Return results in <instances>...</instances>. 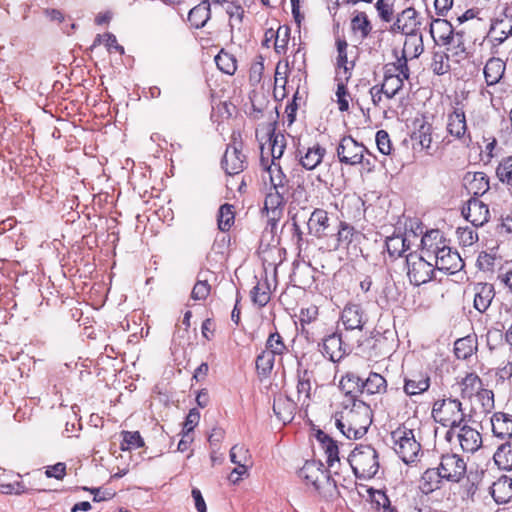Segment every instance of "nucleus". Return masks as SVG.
Listing matches in <instances>:
<instances>
[{
    "mask_svg": "<svg viewBox=\"0 0 512 512\" xmlns=\"http://www.w3.org/2000/svg\"><path fill=\"white\" fill-rule=\"evenodd\" d=\"M343 404L336 418V427L348 439H360L372 424L373 413L368 404L361 399H351Z\"/></svg>",
    "mask_w": 512,
    "mask_h": 512,
    "instance_id": "7ed1b4c3",
    "label": "nucleus"
},
{
    "mask_svg": "<svg viewBox=\"0 0 512 512\" xmlns=\"http://www.w3.org/2000/svg\"><path fill=\"white\" fill-rule=\"evenodd\" d=\"M495 464L499 469L509 471L512 469V443L501 444L493 456Z\"/></svg>",
    "mask_w": 512,
    "mask_h": 512,
    "instance_id": "603ef678",
    "label": "nucleus"
},
{
    "mask_svg": "<svg viewBox=\"0 0 512 512\" xmlns=\"http://www.w3.org/2000/svg\"><path fill=\"white\" fill-rule=\"evenodd\" d=\"M463 186L468 194L478 198L489 190V178L484 172H467L463 178Z\"/></svg>",
    "mask_w": 512,
    "mask_h": 512,
    "instance_id": "bb28decb",
    "label": "nucleus"
},
{
    "mask_svg": "<svg viewBox=\"0 0 512 512\" xmlns=\"http://www.w3.org/2000/svg\"><path fill=\"white\" fill-rule=\"evenodd\" d=\"M437 467L445 481L451 483H459L467 472L465 460L459 454L452 452L442 454Z\"/></svg>",
    "mask_w": 512,
    "mask_h": 512,
    "instance_id": "1a4fd4ad",
    "label": "nucleus"
},
{
    "mask_svg": "<svg viewBox=\"0 0 512 512\" xmlns=\"http://www.w3.org/2000/svg\"><path fill=\"white\" fill-rule=\"evenodd\" d=\"M431 67L433 72L437 75H444L448 73L450 70L448 55L435 53Z\"/></svg>",
    "mask_w": 512,
    "mask_h": 512,
    "instance_id": "774afa93",
    "label": "nucleus"
},
{
    "mask_svg": "<svg viewBox=\"0 0 512 512\" xmlns=\"http://www.w3.org/2000/svg\"><path fill=\"white\" fill-rule=\"evenodd\" d=\"M322 353L330 361L339 362L346 354L341 334L334 332L326 336L322 343Z\"/></svg>",
    "mask_w": 512,
    "mask_h": 512,
    "instance_id": "c756f323",
    "label": "nucleus"
},
{
    "mask_svg": "<svg viewBox=\"0 0 512 512\" xmlns=\"http://www.w3.org/2000/svg\"><path fill=\"white\" fill-rule=\"evenodd\" d=\"M326 155V149L319 143H315L309 147L298 148L297 156L299 164L306 170H314L323 161Z\"/></svg>",
    "mask_w": 512,
    "mask_h": 512,
    "instance_id": "b1692460",
    "label": "nucleus"
},
{
    "mask_svg": "<svg viewBox=\"0 0 512 512\" xmlns=\"http://www.w3.org/2000/svg\"><path fill=\"white\" fill-rule=\"evenodd\" d=\"M236 210L234 205L225 203L219 207L217 226L221 232H228L235 222Z\"/></svg>",
    "mask_w": 512,
    "mask_h": 512,
    "instance_id": "09e8293b",
    "label": "nucleus"
},
{
    "mask_svg": "<svg viewBox=\"0 0 512 512\" xmlns=\"http://www.w3.org/2000/svg\"><path fill=\"white\" fill-rule=\"evenodd\" d=\"M104 43L107 50L111 52H118L119 54H124L123 46L119 45L116 39V36L112 33H104L103 35L98 34L94 39L92 47L99 46Z\"/></svg>",
    "mask_w": 512,
    "mask_h": 512,
    "instance_id": "680f3d73",
    "label": "nucleus"
},
{
    "mask_svg": "<svg viewBox=\"0 0 512 512\" xmlns=\"http://www.w3.org/2000/svg\"><path fill=\"white\" fill-rule=\"evenodd\" d=\"M290 28L286 25L279 26L275 33L274 50L277 54H286L290 41Z\"/></svg>",
    "mask_w": 512,
    "mask_h": 512,
    "instance_id": "052dcab7",
    "label": "nucleus"
},
{
    "mask_svg": "<svg viewBox=\"0 0 512 512\" xmlns=\"http://www.w3.org/2000/svg\"><path fill=\"white\" fill-rule=\"evenodd\" d=\"M316 439L325 453L328 466L333 467L335 462H339V448L336 441L322 430L316 432Z\"/></svg>",
    "mask_w": 512,
    "mask_h": 512,
    "instance_id": "a19ab883",
    "label": "nucleus"
},
{
    "mask_svg": "<svg viewBox=\"0 0 512 512\" xmlns=\"http://www.w3.org/2000/svg\"><path fill=\"white\" fill-rule=\"evenodd\" d=\"M122 442L120 449L122 451L138 449L145 446V442L139 431H122Z\"/></svg>",
    "mask_w": 512,
    "mask_h": 512,
    "instance_id": "13d9d810",
    "label": "nucleus"
},
{
    "mask_svg": "<svg viewBox=\"0 0 512 512\" xmlns=\"http://www.w3.org/2000/svg\"><path fill=\"white\" fill-rule=\"evenodd\" d=\"M308 233L317 239H324L333 233L328 212L316 208L311 213L307 222Z\"/></svg>",
    "mask_w": 512,
    "mask_h": 512,
    "instance_id": "a211bd4d",
    "label": "nucleus"
},
{
    "mask_svg": "<svg viewBox=\"0 0 512 512\" xmlns=\"http://www.w3.org/2000/svg\"><path fill=\"white\" fill-rule=\"evenodd\" d=\"M462 215L474 227L484 226L491 217L488 205L477 197H472L467 201L462 208Z\"/></svg>",
    "mask_w": 512,
    "mask_h": 512,
    "instance_id": "2eb2a0df",
    "label": "nucleus"
},
{
    "mask_svg": "<svg viewBox=\"0 0 512 512\" xmlns=\"http://www.w3.org/2000/svg\"><path fill=\"white\" fill-rule=\"evenodd\" d=\"M421 243L428 256H434L437 269L454 274L464 267V261L459 253L446 244V239L440 231L432 230L426 233Z\"/></svg>",
    "mask_w": 512,
    "mask_h": 512,
    "instance_id": "20e7f679",
    "label": "nucleus"
},
{
    "mask_svg": "<svg viewBox=\"0 0 512 512\" xmlns=\"http://www.w3.org/2000/svg\"><path fill=\"white\" fill-rule=\"evenodd\" d=\"M335 44L337 49L336 76H343L346 77V79H351L355 62L348 60V43L345 38H337Z\"/></svg>",
    "mask_w": 512,
    "mask_h": 512,
    "instance_id": "cd10ccee",
    "label": "nucleus"
},
{
    "mask_svg": "<svg viewBox=\"0 0 512 512\" xmlns=\"http://www.w3.org/2000/svg\"><path fill=\"white\" fill-rule=\"evenodd\" d=\"M288 193H281V191L271 190L266 193L264 208L263 210L266 212H284L285 206V196Z\"/></svg>",
    "mask_w": 512,
    "mask_h": 512,
    "instance_id": "864d4df0",
    "label": "nucleus"
},
{
    "mask_svg": "<svg viewBox=\"0 0 512 512\" xmlns=\"http://www.w3.org/2000/svg\"><path fill=\"white\" fill-rule=\"evenodd\" d=\"M512 36V16L502 13L491 20L487 38L493 45H500Z\"/></svg>",
    "mask_w": 512,
    "mask_h": 512,
    "instance_id": "f3484780",
    "label": "nucleus"
},
{
    "mask_svg": "<svg viewBox=\"0 0 512 512\" xmlns=\"http://www.w3.org/2000/svg\"><path fill=\"white\" fill-rule=\"evenodd\" d=\"M264 57L262 55H257L249 68V82L252 86L258 85L264 74Z\"/></svg>",
    "mask_w": 512,
    "mask_h": 512,
    "instance_id": "e2e57ef3",
    "label": "nucleus"
},
{
    "mask_svg": "<svg viewBox=\"0 0 512 512\" xmlns=\"http://www.w3.org/2000/svg\"><path fill=\"white\" fill-rule=\"evenodd\" d=\"M491 496L497 503H507L512 498V478L506 475L498 478L491 486Z\"/></svg>",
    "mask_w": 512,
    "mask_h": 512,
    "instance_id": "ea45409f",
    "label": "nucleus"
},
{
    "mask_svg": "<svg viewBox=\"0 0 512 512\" xmlns=\"http://www.w3.org/2000/svg\"><path fill=\"white\" fill-rule=\"evenodd\" d=\"M446 130L456 140L464 143L471 142L464 107L460 101H456L452 105V110L447 114Z\"/></svg>",
    "mask_w": 512,
    "mask_h": 512,
    "instance_id": "9d476101",
    "label": "nucleus"
},
{
    "mask_svg": "<svg viewBox=\"0 0 512 512\" xmlns=\"http://www.w3.org/2000/svg\"><path fill=\"white\" fill-rule=\"evenodd\" d=\"M350 29L354 36L364 40L372 32L373 25L365 11H354L350 20Z\"/></svg>",
    "mask_w": 512,
    "mask_h": 512,
    "instance_id": "72a5a7b5",
    "label": "nucleus"
},
{
    "mask_svg": "<svg viewBox=\"0 0 512 512\" xmlns=\"http://www.w3.org/2000/svg\"><path fill=\"white\" fill-rule=\"evenodd\" d=\"M210 18V2L203 0L189 11L187 21L191 28L200 29L206 25Z\"/></svg>",
    "mask_w": 512,
    "mask_h": 512,
    "instance_id": "58836bf2",
    "label": "nucleus"
},
{
    "mask_svg": "<svg viewBox=\"0 0 512 512\" xmlns=\"http://www.w3.org/2000/svg\"><path fill=\"white\" fill-rule=\"evenodd\" d=\"M444 45L447 46V51L450 52L452 56L457 57V61L465 59L468 56L463 32H456L454 35H451L450 39L444 42Z\"/></svg>",
    "mask_w": 512,
    "mask_h": 512,
    "instance_id": "3c124183",
    "label": "nucleus"
},
{
    "mask_svg": "<svg viewBox=\"0 0 512 512\" xmlns=\"http://www.w3.org/2000/svg\"><path fill=\"white\" fill-rule=\"evenodd\" d=\"M474 341L471 337H463L455 341L454 343V353L458 359H467L469 358L474 350H475Z\"/></svg>",
    "mask_w": 512,
    "mask_h": 512,
    "instance_id": "bf43d9fd",
    "label": "nucleus"
},
{
    "mask_svg": "<svg viewBox=\"0 0 512 512\" xmlns=\"http://www.w3.org/2000/svg\"><path fill=\"white\" fill-rule=\"evenodd\" d=\"M473 291L474 308L481 313L485 312L495 297L494 286L490 283H476Z\"/></svg>",
    "mask_w": 512,
    "mask_h": 512,
    "instance_id": "7c9ffc66",
    "label": "nucleus"
},
{
    "mask_svg": "<svg viewBox=\"0 0 512 512\" xmlns=\"http://www.w3.org/2000/svg\"><path fill=\"white\" fill-rule=\"evenodd\" d=\"M264 351L270 352L273 356H282L288 348L279 332H271L266 340Z\"/></svg>",
    "mask_w": 512,
    "mask_h": 512,
    "instance_id": "5fc2aeb1",
    "label": "nucleus"
},
{
    "mask_svg": "<svg viewBox=\"0 0 512 512\" xmlns=\"http://www.w3.org/2000/svg\"><path fill=\"white\" fill-rule=\"evenodd\" d=\"M349 80L350 79H346V77L343 76L335 77V81L337 82V87L335 91V102L340 112H347L350 109L352 96L347 87Z\"/></svg>",
    "mask_w": 512,
    "mask_h": 512,
    "instance_id": "79ce46f5",
    "label": "nucleus"
},
{
    "mask_svg": "<svg viewBox=\"0 0 512 512\" xmlns=\"http://www.w3.org/2000/svg\"><path fill=\"white\" fill-rule=\"evenodd\" d=\"M445 478L438 470V467L427 468L421 475L419 480V489L425 495H429L441 489Z\"/></svg>",
    "mask_w": 512,
    "mask_h": 512,
    "instance_id": "473e14b6",
    "label": "nucleus"
},
{
    "mask_svg": "<svg viewBox=\"0 0 512 512\" xmlns=\"http://www.w3.org/2000/svg\"><path fill=\"white\" fill-rule=\"evenodd\" d=\"M456 235L459 244L463 247L472 246L478 241V234L470 227H459Z\"/></svg>",
    "mask_w": 512,
    "mask_h": 512,
    "instance_id": "338daca9",
    "label": "nucleus"
},
{
    "mask_svg": "<svg viewBox=\"0 0 512 512\" xmlns=\"http://www.w3.org/2000/svg\"><path fill=\"white\" fill-rule=\"evenodd\" d=\"M275 356L268 351H261L256 357L255 366L259 379L262 381L270 376L274 368Z\"/></svg>",
    "mask_w": 512,
    "mask_h": 512,
    "instance_id": "8fccbe9b",
    "label": "nucleus"
},
{
    "mask_svg": "<svg viewBox=\"0 0 512 512\" xmlns=\"http://www.w3.org/2000/svg\"><path fill=\"white\" fill-rule=\"evenodd\" d=\"M496 174L502 183L512 187V156L504 158L499 163Z\"/></svg>",
    "mask_w": 512,
    "mask_h": 512,
    "instance_id": "69168bd1",
    "label": "nucleus"
},
{
    "mask_svg": "<svg viewBox=\"0 0 512 512\" xmlns=\"http://www.w3.org/2000/svg\"><path fill=\"white\" fill-rule=\"evenodd\" d=\"M421 430L417 420L407 419L390 432L391 448L405 464H414L422 454Z\"/></svg>",
    "mask_w": 512,
    "mask_h": 512,
    "instance_id": "f03ea898",
    "label": "nucleus"
},
{
    "mask_svg": "<svg viewBox=\"0 0 512 512\" xmlns=\"http://www.w3.org/2000/svg\"><path fill=\"white\" fill-rule=\"evenodd\" d=\"M492 432L501 439L512 437V415L504 412H496L491 417Z\"/></svg>",
    "mask_w": 512,
    "mask_h": 512,
    "instance_id": "4c0bfd02",
    "label": "nucleus"
},
{
    "mask_svg": "<svg viewBox=\"0 0 512 512\" xmlns=\"http://www.w3.org/2000/svg\"><path fill=\"white\" fill-rule=\"evenodd\" d=\"M230 459L236 465L230 474V479L237 482L241 476L247 474L248 469L252 466L251 454L244 445L237 444L230 450Z\"/></svg>",
    "mask_w": 512,
    "mask_h": 512,
    "instance_id": "5701e85b",
    "label": "nucleus"
},
{
    "mask_svg": "<svg viewBox=\"0 0 512 512\" xmlns=\"http://www.w3.org/2000/svg\"><path fill=\"white\" fill-rule=\"evenodd\" d=\"M460 395L462 398L470 399L483 386L481 378L474 372L467 373L460 381L457 382Z\"/></svg>",
    "mask_w": 512,
    "mask_h": 512,
    "instance_id": "37998d69",
    "label": "nucleus"
},
{
    "mask_svg": "<svg viewBox=\"0 0 512 512\" xmlns=\"http://www.w3.org/2000/svg\"><path fill=\"white\" fill-rule=\"evenodd\" d=\"M268 135V147L265 156L269 157V164H280V159L287 147V139L283 133L276 132L274 127L269 130Z\"/></svg>",
    "mask_w": 512,
    "mask_h": 512,
    "instance_id": "a878e982",
    "label": "nucleus"
},
{
    "mask_svg": "<svg viewBox=\"0 0 512 512\" xmlns=\"http://www.w3.org/2000/svg\"><path fill=\"white\" fill-rule=\"evenodd\" d=\"M431 385V379L426 371H410L403 379V391L409 396H418L427 392Z\"/></svg>",
    "mask_w": 512,
    "mask_h": 512,
    "instance_id": "dca6fc26",
    "label": "nucleus"
},
{
    "mask_svg": "<svg viewBox=\"0 0 512 512\" xmlns=\"http://www.w3.org/2000/svg\"><path fill=\"white\" fill-rule=\"evenodd\" d=\"M409 77V66H402L394 61L386 63L383 67L382 82L369 89L373 106L383 112L390 109V101L403 90L404 81Z\"/></svg>",
    "mask_w": 512,
    "mask_h": 512,
    "instance_id": "f257e3e1",
    "label": "nucleus"
},
{
    "mask_svg": "<svg viewBox=\"0 0 512 512\" xmlns=\"http://www.w3.org/2000/svg\"><path fill=\"white\" fill-rule=\"evenodd\" d=\"M340 320L346 330H362L368 318L360 304L349 302L344 306Z\"/></svg>",
    "mask_w": 512,
    "mask_h": 512,
    "instance_id": "4be33fe9",
    "label": "nucleus"
},
{
    "mask_svg": "<svg viewBox=\"0 0 512 512\" xmlns=\"http://www.w3.org/2000/svg\"><path fill=\"white\" fill-rule=\"evenodd\" d=\"M348 462L359 479H372L380 470L379 453L372 445H357L349 454Z\"/></svg>",
    "mask_w": 512,
    "mask_h": 512,
    "instance_id": "423d86ee",
    "label": "nucleus"
},
{
    "mask_svg": "<svg viewBox=\"0 0 512 512\" xmlns=\"http://www.w3.org/2000/svg\"><path fill=\"white\" fill-rule=\"evenodd\" d=\"M430 33L433 39L440 44L444 45V42L450 39L451 35H454V29L449 21L444 19H434L430 26Z\"/></svg>",
    "mask_w": 512,
    "mask_h": 512,
    "instance_id": "49530a36",
    "label": "nucleus"
},
{
    "mask_svg": "<svg viewBox=\"0 0 512 512\" xmlns=\"http://www.w3.org/2000/svg\"><path fill=\"white\" fill-rule=\"evenodd\" d=\"M221 164L226 174L237 175L247 167V158L243 151L226 149Z\"/></svg>",
    "mask_w": 512,
    "mask_h": 512,
    "instance_id": "c85d7f7f",
    "label": "nucleus"
},
{
    "mask_svg": "<svg viewBox=\"0 0 512 512\" xmlns=\"http://www.w3.org/2000/svg\"><path fill=\"white\" fill-rule=\"evenodd\" d=\"M407 275L415 286H420L430 281L433 277V266L423 256L410 253L406 256Z\"/></svg>",
    "mask_w": 512,
    "mask_h": 512,
    "instance_id": "f8f14e48",
    "label": "nucleus"
},
{
    "mask_svg": "<svg viewBox=\"0 0 512 512\" xmlns=\"http://www.w3.org/2000/svg\"><path fill=\"white\" fill-rule=\"evenodd\" d=\"M422 18L415 7L409 6L403 9L395 16V20L390 26L392 33L409 35L421 32Z\"/></svg>",
    "mask_w": 512,
    "mask_h": 512,
    "instance_id": "ddd939ff",
    "label": "nucleus"
},
{
    "mask_svg": "<svg viewBox=\"0 0 512 512\" xmlns=\"http://www.w3.org/2000/svg\"><path fill=\"white\" fill-rule=\"evenodd\" d=\"M313 381V371L299 365L296 371V400L302 406H309L311 402Z\"/></svg>",
    "mask_w": 512,
    "mask_h": 512,
    "instance_id": "6ab92c4d",
    "label": "nucleus"
},
{
    "mask_svg": "<svg viewBox=\"0 0 512 512\" xmlns=\"http://www.w3.org/2000/svg\"><path fill=\"white\" fill-rule=\"evenodd\" d=\"M433 125L426 121H416L410 138L414 150L424 152L425 155L435 156L441 154L446 146L445 138L439 140V135L434 131ZM450 141H447V144Z\"/></svg>",
    "mask_w": 512,
    "mask_h": 512,
    "instance_id": "6e6552de",
    "label": "nucleus"
},
{
    "mask_svg": "<svg viewBox=\"0 0 512 512\" xmlns=\"http://www.w3.org/2000/svg\"><path fill=\"white\" fill-rule=\"evenodd\" d=\"M273 411L277 419L285 425L294 418L296 402L287 396L279 395L274 398Z\"/></svg>",
    "mask_w": 512,
    "mask_h": 512,
    "instance_id": "2f4dec72",
    "label": "nucleus"
},
{
    "mask_svg": "<svg viewBox=\"0 0 512 512\" xmlns=\"http://www.w3.org/2000/svg\"><path fill=\"white\" fill-rule=\"evenodd\" d=\"M362 379L351 372L343 375L339 382V388L345 394L346 399L343 404L350 403L351 399H359L357 394H361Z\"/></svg>",
    "mask_w": 512,
    "mask_h": 512,
    "instance_id": "c9c22d12",
    "label": "nucleus"
},
{
    "mask_svg": "<svg viewBox=\"0 0 512 512\" xmlns=\"http://www.w3.org/2000/svg\"><path fill=\"white\" fill-rule=\"evenodd\" d=\"M375 9L382 22L390 23L392 20H395L394 5L389 0H377Z\"/></svg>",
    "mask_w": 512,
    "mask_h": 512,
    "instance_id": "0e129e2a",
    "label": "nucleus"
},
{
    "mask_svg": "<svg viewBox=\"0 0 512 512\" xmlns=\"http://www.w3.org/2000/svg\"><path fill=\"white\" fill-rule=\"evenodd\" d=\"M27 483L29 486H26L23 481H15L13 483H1L0 491L3 494H15L20 495L24 493H29L30 491H45V488L41 483H34L35 480L41 481V474L38 472L36 474L27 475Z\"/></svg>",
    "mask_w": 512,
    "mask_h": 512,
    "instance_id": "393cba45",
    "label": "nucleus"
},
{
    "mask_svg": "<svg viewBox=\"0 0 512 512\" xmlns=\"http://www.w3.org/2000/svg\"><path fill=\"white\" fill-rule=\"evenodd\" d=\"M386 248L391 257L397 258L409 249V244L402 235H394L387 238Z\"/></svg>",
    "mask_w": 512,
    "mask_h": 512,
    "instance_id": "4d7b16f0",
    "label": "nucleus"
},
{
    "mask_svg": "<svg viewBox=\"0 0 512 512\" xmlns=\"http://www.w3.org/2000/svg\"><path fill=\"white\" fill-rule=\"evenodd\" d=\"M217 68L224 74L233 76L238 68V61L234 54L224 48H221L214 57Z\"/></svg>",
    "mask_w": 512,
    "mask_h": 512,
    "instance_id": "c03bdc74",
    "label": "nucleus"
},
{
    "mask_svg": "<svg viewBox=\"0 0 512 512\" xmlns=\"http://www.w3.org/2000/svg\"><path fill=\"white\" fill-rule=\"evenodd\" d=\"M506 70V63L500 58L492 57L487 60L483 74L488 86L496 85L503 78Z\"/></svg>",
    "mask_w": 512,
    "mask_h": 512,
    "instance_id": "e433bc0d",
    "label": "nucleus"
},
{
    "mask_svg": "<svg viewBox=\"0 0 512 512\" xmlns=\"http://www.w3.org/2000/svg\"><path fill=\"white\" fill-rule=\"evenodd\" d=\"M251 300L254 304L259 307H264L268 304L271 298L269 284L264 282H258L251 290Z\"/></svg>",
    "mask_w": 512,
    "mask_h": 512,
    "instance_id": "6e6d98bb",
    "label": "nucleus"
},
{
    "mask_svg": "<svg viewBox=\"0 0 512 512\" xmlns=\"http://www.w3.org/2000/svg\"><path fill=\"white\" fill-rule=\"evenodd\" d=\"M365 152H367V148L351 136H344L341 138L336 149L339 162L347 166H356L361 164L363 162Z\"/></svg>",
    "mask_w": 512,
    "mask_h": 512,
    "instance_id": "9b49d317",
    "label": "nucleus"
},
{
    "mask_svg": "<svg viewBox=\"0 0 512 512\" xmlns=\"http://www.w3.org/2000/svg\"><path fill=\"white\" fill-rule=\"evenodd\" d=\"M424 51L422 32L405 35L400 56H396V64L408 66V61L418 58Z\"/></svg>",
    "mask_w": 512,
    "mask_h": 512,
    "instance_id": "412c9836",
    "label": "nucleus"
},
{
    "mask_svg": "<svg viewBox=\"0 0 512 512\" xmlns=\"http://www.w3.org/2000/svg\"><path fill=\"white\" fill-rule=\"evenodd\" d=\"M454 435L457 437L461 450L465 453L473 454L482 447L481 433L470 425L464 424L459 430L455 429Z\"/></svg>",
    "mask_w": 512,
    "mask_h": 512,
    "instance_id": "aec40b11",
    "label": "nucleus"
},
{
    "mask_svg": "<svg viewBox=\"0 0 512 512\" xmlns=\"http://www.w3.org/2000/svg\"><path fill=\"white\" fill-rule=\"evenodd\" d=\"M260 164L263 170L269 174V182L271 190L281 191V193L289 192V179L283 172L281 164H269V157L265 156V146L261 145Z\"/></svg>",
    "mask_w": 512,
    "mask_h": 512,
    "instance_id": "4468645a",
    "label": "nucleus"
},
{
    "mask_svg": "<svg viewBox=\"0 0 512 512\" xmlns=\"http://www.w3.org/2000/svg\"><path fill=\"white\" fill-rule=\"evenodd\" d=\"M431 415L435 422L449 427L446 433L448 440L454 436L455 428L460 427L466 417L461 401L451 397L436 400L432 405Z\"/></svg>",
    "mask_w": 512,
    "mask_h": 512,
    "instance_id": "39448f33",
    "label": "nucleus"
},
{
    "mask_svg": "<svg viewBox=\"0 0 512 512\" xmlns=\"http://www.w3.org/2000/svg\"><path fill=\"white\" fill-rule=\"evenodd\" d=\"M319 314V307L315 304L310 303L301 307L298 317L301 326V332L302 334L306 335V338H309V326L318 321Z\"/></svg>",
    "mask_w": 512,
    "mask_h": 512,
    "instance_id": "a18cd8bd",
    "label": "nucleus"
},
{
    "mask_svg": "<svg viewBox=\"0 0 512 512\" xmlns=\"http://www.w3.org/2000/svg\"><path fill=\"white\" fill-rule=\"evenodd\" d=\"M298 476L313 488L325 499L332 496L336 490V484L331 479L323 463L316 460H308L298 471Z\"/></svg>",
    "mask_w": 512,
    "mask_h": 512,
    "instance_id": "0eeeda50",
    "label": "nucleus"
},
{
    "mask_svg": "<svg viewBox=\"0 0 512 512\" xmlns=\"http://www.w3.org/2000/svg\"><path fill=\"white\" fill-rule=\"evenodd\" d=\"M360 233L353 226L345 221H341L337 230V247L349 248V246L357 241Z\"/></svg>",
    "mask_w": 512,
    "mask_h": 512,
    "instance_id": "de8ad7c7",
    "label": "nucleus"
},
{
    "mask_svg": "<svg viewBox=\"0 0 512 512\" xmlns=\"http://www.w3.org/2000/svg\"><path fill=\"white\" fill-rule=\"evenodd\" d=\"M388 382L384 376L377 372H370L365 380H362L361 394L382 395L387 392Z\"/></svg>",
    "mask_w": 512,
    "mask_h": 512,
    "instance_id": "f704fd0d",
    "label": "nucleus"
}]
</instances>
